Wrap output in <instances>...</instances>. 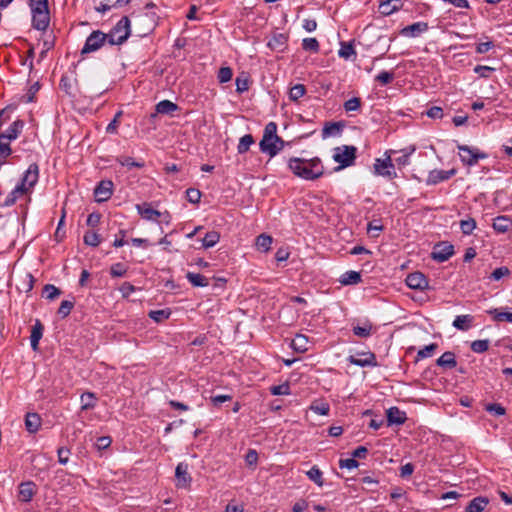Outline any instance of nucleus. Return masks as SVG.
<instances>
[{"label":"nucleus","mask_w":512,"mask_h":512,"mask_svg":"<svg viewBox=\"0 0 512 512\" xmlns=\"http://www.w3.org/2000/svg\"><path fill=\"white\" fill-rule=\"evenodd\" d=\"M343 124L340 122H328L324 125L322 129V137H336L339 136L342 132Z\"/></svg>","instance_id":"nucleus-25"},{"label":"nucleus","mask_w":512,"mask_h":512,"mask_svg":"<svg viewBox=\"0 0 512 512\" xmlns=\"http://www.w3.org/2000/svg\"><path fill=\"white\" fill-rule=\"evenodd\" d=\"M38 178H39V168H38L37 164L33 163L25 171L19 185L22 186V188L28 193L34 187V185L37 183Z\"/></svg>","instance_id":"nucleus-11"},{"label":"nucleus","mask_w":512,"mask_h":512,"mask_svg":"<svg viewBox=\"0 0 512 512\" xmlns=\"http://www.w3.org/2000/svg\"><path fill=\"white\" fill-rule=\"evenodd\" d=\"M273 239L267 234H261L256 238V247L262 252H268L271 248Z\"/></svg>","instance_id":"nucleus-35"},{"label":"nucleus","mask_w":512,"mask_h":512,"mask_svg":"<svg viewBox=\"0 0 512 512\" xmlns=\"http://www.w3.org/2000/svg\"><path fill=\"white\" fill-rule=\"evenodd\" d=\"M116 161L122 165V166H125L129 169L131 168H143L145 166V162L144 161H135L133 158L131 157H128V156H120V157H117Z\"/></svg>","instance_id":"nucleus-37"},{"label":"nucleus","mask_w":512,"mask_h":512,"mask_svg":"<svg viewBox=\"0 0 512 512\" xmlns=\"http://www.w3.org/2000/svg\"><path fill=\"white\" fill-rule=\"evenodd\" d=\"M138 214L147 221H156L157 218L162 216V212L153 209L150 203H142L136 205Z\"/></svg>","instance_id":"nucleus-17"},{"label":"nucleus","mask_w":512,"mask_h":512,"mask_svg":"<svg viewBox=\"0 0 512 512\" xmlns=\"http://www.w3.org/2000/svg\"><path fill=\"white\" fill-rule=\"evenodd\" d=\"M44 326L42 325L40 320H35L34 325L31 329L30 335V344L33 351H38L39 349V341L43 336Z\"/></svg>","instance_id":"nucleus-20"},{"label":"nucleus","mask_w":512,"mask_h":512,"mask_svg":"<svg viewBox=\"0 0 512 512\" xmlns=\"http://www.w3.org/2000/svg\"><path fill=\"white\" fill-rule=\"evenodd\" d=\"M338 55L339 57L346 60L350 59L352 56H356V51L353 44L350 42H342L338 51Z\"/></svg>","instance_id":"nucleus-39"},{"label":"nucleus","mask_w":512,"mask_h":512,"mask_svg":"<svg viewBox=\"0 0 512 512\" xmlns=\"http://www.w3.org/2000/svg\"><path fill=\"white\" fill-rule=\"evenodd\" d=\"M170 315L171 312L169 309L151 310L149 312V317L157 323L163 322L164 320L168 319Z\"/></svg>","instance_id":"nucleus-45"},{"label":"nucleus","mask_w":512,"mask_h":512,"mask_svg":"<svg viewBox=\"0 0 512 512\" xmlns=\"http://www.w3.org/2000/svg\"><path fill=\"white\" fill-rule=\"evenodd\" d=\"M27 192L19 184L6 196L2 206L10 207L16 203V201L25 195Z\"/></svg>","instance_id":"nucleus-28"},{"label":"nucleus","mask_w":512,"mask_h":512,"mask_svg":"<svg viewBox=\"0 0 512 512\" xmlns=\"http://www.w3.org/2000/svg\"><path fill=\"white\" fill-rule=\"evenodd\" d=\"M32 16V27L38 31H45L50 24V11L48 0H28Z\"/></svg>","instance_id":"nucleus-2"},{"label":"nucleus","mask_w":512,"mask_h":512,"mask_svg":"<svg viewBox=\"0 0 512 512\" xmlns=\"http://www.w3.org/2000/svg\"><path fill=\"white\" fill-rule=\"evenodd\" d=\"M309 409L316 414L326 416L329 414L330 405L325 401H314L309 406Z\"/></svg>","instance_id":"nucleus-38"},{"label":"nucleus","mask_w":512,"mask_h":512,"mask_svg":"<svg viewBox=\"0 0 512 512\" xmlns=\"http://www.w3.org/2000/svg\"><path fill=\"white\" fill-rule=\"evenodd\" d=\"M308 338L303 334H297L291 342V348L299 353L308 351Z\"/></svg>","instance_id":"nucleus-30"},{"label":"nucleus","mask_w":512,"mask_h":512,"mask_svg":"<svg viewBox=\"0 0 512 512\" xmlns=\"http://www.w3.org/2000/svg\"><path fill=\"white\" fill-rule=\"evenodd\" d=\"M495 68L485 65H477L474 67V72L482 78H488L490 72L494 71Z\"/></svg>","instance_id":"nucleus-62"},{"label":"nucleus","mask_w":512,"mask_h":512,"mask_svg":"<svg viewBox=\"0 0 512 512\" xmlns=\"http://www.w3.org/2000/svg\"><path fill=\"white\" fill-rule=\"evenodd\" d=\"M486 411L495 415V416H502L506 413L505 408L498 403H491L486 405Z\"/></svg>","instance_id":"nucleus-58"},{"label":"nucleus","mask_w":512,"mask_h":512,"mask_svg":"<svg viewBox=\"0 0 512 512\" xmlns=\"http://www.w3.org/2000/svg\"><path fill=\"white\" fill-rule=\"evenodd\" d=\"M393 79H394V73L388 72V71H381L376 76V80L382 85H387V84L391 83L393 81Z\"/></svg>","instance_id":"nucleus-60"},{"label":"nucleus","mask_w":512,"mask_h":512,"mask_svg":"<svg viewBox=\"0 0 512 512\" xmlns=\"http://www.w3.org/2000/svg\"><path fill=\"white\" fill-rule=\"evenodd\" d=\"M490 341L488 339L475 340L471 343V350L475 353H484L488 350Z\"/></svg>","instance_id":"nucleus-47"},{"label":"nucleus","mask_w":512,"mask_h":512,"mask_svg":"<svg viewBox=\"0 0 512 512\" xmlns=\"http://www.w3.org/2000/svg\"><path fill=\"white\" fill-rule=\"evenodd\" d=\"M270 392L272 395L278 396V395H289L290 392V386L289 384L283 383L280 385H275L270 387Z\"/></svg>","instance_id":"nucleus-55"},{"label":"nucleus","mask_w":512,"mask_h":512,"mask_svg":"<svg viewBox=\"0 0 512 512\" xmlns=\"http://www.w3.org/2000/svg\"><path fill=\"white\" fill-rule=\"evenodd\" d=\"M456 174L455 169L451 170H438L434 169L429 172L428 178L426 180L427 185H436L440 182L449 180L451 177H453Z\"/></svg>","instance_id":"nucleus-14"},{"label":"nucleus","mask_w":512,"mask_h":512,"mask_svg":"<svg viewBox=\"0 0 512 512\" xmlns=\"http://www.w3.org/2000/svg\"><path fill=\"white\" fill-rule=\"evenodd\" d=\"M107 43L106 34L100 30L93 31L86 39L81 54H88L99 50Z\"/></svg>","instance_id":"nucleus-7"},{"label":"nucleus","mask_w":512,"mask_h":512,"mask_svg":"<svg viewBox=\"0 0 512 512\" xmlns=\"http://www.w3.org/2000/svg\"><path fill=\"white\" fill-rule=\"evenodd\" d=\"M406 413L401 411L398 407H390L387 410V422L390 425H401L406 421Z\"/></svg>","instance_id":"nucleus-21"},{"label":"nucleus","mask_w":512,"mask_h":512,"mask_svg":"<svg viewBox=\"0 0 512 512\" xmlns=\"http://www.w3.org/2000/svg\"><path fill=\"white\" fill-rule=\"evenodd\" d=\"M113 186L111 180H102L94 190L96 201L101 203L109 200L113 194Z\"/></svg>","instance_id":"nucleus-12"},{"label":"nucleus","mask_w":512,"mask_h":512,"mask_svg":"<svg viewBox=\"0 0 512 512\" xmlns=\"http://www.w3.org/2000/svg\"><path fill=\"white\" fill-rule=\"evenodd\" d=\"M372 325L369 323L364 324L363 326H355L353 327L354 335L362 338H367L371 335Z\"/></svg>","instance_id":"nucleus-50"},{"label":"nucleus","mask_w":512,"mask_h":512,"mask_svg":"<svg viewBox=\"0 0 512 512\" xmlns=\"http://www.w3.org/2000/svg\"><path fill=\"white\" fill-rule=\"evenodd\" d=\"M253 143H254V138L251 134H246V135L242 136L240 138L238 146H237L238 153L239 154L246 153L250 149V146Z\"/></svg>","instance_id":"nucleus-41"},{"label":"nucleus","mask_w":512,"mask_h":512,"mask_svg":"<svg viewBox=\"0 0 512 512\" xmlns=\"http://www.w3.org/2000/svg\"><path fill=\"white\" fill-rule=\"evenodd\" d=\"M186 196H187V200L190 203L197 204L200 202L201 192H200V190L195 189V188H188L186 190Z\"/></svg>","instance_id":"nucleus-59"},{"label":"nucleus","mask_w":512,"mask_h":512,"mask_svg":"<svg viewBox=\"0 0 512 512\" xmlns=\"http://www.w3.org/2000/svg\"><path fill=\"white\" fill-rule=\"evenodd\" d=\"M306 475L311 481H313L319 487H322L324 485L323 473L318 468V466H312L311 469L306 472Z\"/></svg>","instance_id":"nucleus-36"},{"label":"nucleus","mask_w":512,"mask_h":512,"mask_svg":"<svg viewBox=\"0 0 512 512\" xmlns=\"http://www.w3.org/2000/svg\"><path fill=\"white\" fill-rule=\"evenodd\" d=\"M512 226V221L507 216H498L494 219L493 229L499 233H505Z\"/></svg>","instance_id":"nucleus-31"},{"label":"nucleus","mask_w":512,"mask_h":512,"mask_svg":"<svg viewBox=\"0 0 512 512\" xmlns=\"http://www.w3.org/2000/svg\"><path fill=\"white\" fill-rule=\"evenodd\" d=\"M130 20L122 17L116 25L106 34L107 43L111 46L123 44L130 36Z\"/></svg>","instance_id":"nucleus-4"},{"label":"nucleus","mask_w":512,"mask_h":512,"mask_svg":"<svg viewBox=\"0 0 512 512\" xmlns=\"http://www.w3.org/2000/svg\"><path fill=\"white\" fill-rule=\"evenodd\" d=\"M305 92L306 88L303 84H296L290 89L289 98L292 101H297L304 96Z\"/></svg>","instance_id":"nucleus-48"},{"label":"nucleus","mask_w":512,"mask_h":512,"mask_svg":"<svg viewBox=\"0 0 512 512\" xmlns=\"http://www.w3.org/2000/svg\"><path fill=\"white\" fill-rule=\"evenodd\" d=\"M357 148L355 146L343 145L336 147L333 153V160L339 163L335 171L352 166L356 159Z\"/></svg>","instance_id":"nucleus-5"},{"label":"nucleus","mask_w":512,"mask_h":512,"mask_svg":"<svg viewBox=\"0 0 512 512\" xmlns=\"http://www.w3.org/2000/svg\"><path fill=\"white\" fill-rule=\"evenodd\" d=\"M186 278L194 287H206L209 285L208 279L199 273L187 272Z\"/></svg>","instance_id":"nucleus-32"},{"label":"nucleus","mask_w":512,"mask_h":512,"mask_svg":"<svg viewBox=\"0 0 512 512\" xmlns=\"http://www.w3.org/2000/svg\"><path fill=\"white\" fill-rule=\"evenodd\" d=\"M474 317L472 315H458L453 321V327L461 331H468L473 324Z\"/></svg>","instance_id":"nucleus-24"},{"label":"nucleus","mask_w":512,"mask_h":512,"mask_svg":"<svg viewBox=\"0 0 512 512\" xmlns=\"http://www.w3.org/2000/svg\"><path fill=\"white\" fill-rule=\"evenodd\" d=\"M302 47L306 51L318 52L319 42L316 38H305L302 41Z\"/></svg>","instance_id":"nucleus-54"},{"label":"nucleus","mask_w":512,"mask_h":512,"mask_svg":"<svg viewBox=\"0 0 512 512\" xmlns=\"http://www.w3.org/2000/svg\"><path fill=\"white\" fill-rule=\"evenodd\" d=\"M454 255V246L449 242H439L434 245L431 258L437 262H445Z\"/></svg>","instance_id":"nucleus-10"},{"label":"nucleus","mask_w":512,"mask_h":512,"mask_svg":"<svg viewBox=\"0 0 512 512\" xmlns=\"http://www.w3.org/2000/svg\"><path fill=\"white\" fill-rule=\"evenodd\" d=\"M176 487L180 489H189L192 483V477L189 473L187 463L180 462L175 469Z\"/></svg>","instance_id":"nucleus-9"},{"label":"nucleus","mask_w":512,"mask_h":512,"mask_svg":"<svg viewBox=\"0 0 512 512\" xmlns=\"http://www.w3.org/2000/svg\"><path fill=\"white\" fill-rule=\"evenodd\" d=\"M43 293L47 299L54 300L61 294V291L52 284H46L43 288Z\"/></svg>","instance_id":"nucleus-51"},{"label":"nucleus","mask_w":512,"mask_h":512,"mask_svg":"<svg viewBox=\"0 0 512 512\" xmlns=\"http://www.w3.org/2000/svg\"><path fill=\"white\" fill-rule=\"evenodd\" d=\"M127 266L123 263H115L110 267V275L113 278L122 277L127 273Z\"/></svg>","instance_id":"nucleus-49"},{"label":"nucleus","mask_w":512,"mask_h":512,"mask_svg":"<svg viewBox=\"0 0 512 512\" xmlns=\"http://www.w3.org/2000/svg\"><path fill=\"white\" fill-rule=\"evenodd\" d=\"M83 241L86 245L97 247L101 243L100 235L94 231H88L83 237Z\"/></svg>","instance_id":"nucleus-46"},{"label":"nucleus","mask_w":512,"mask_h":512,"mask_svg":"<svg viewBox=\"0 0 512 512\" xmlns=\"http://www.w3.org/2000/svg\"><path fill=\"white\" fill-rule=\"evenodd\" d=\"M275 143H280V137L277 135V124L269 122L266 124L262 139L259 143V148L262 153L268 154L270 158L277 155Z\"/></svg>","instance_id":"nucleus-3"},{"label":"nucleus","mask_w":512,"mask_h":512,"mask_svg":"<svg viewBox=\"0 0 512 512\" xmlns=\"http://www.w3.org/2000/svg\"><path fill=\"white\" fill-rule=\"evenodd\" d=\"M476 221L474 218H467L460 221V229L464 235H471L476 229Z\"/></svg>","instance_id":"nucleus-44"},{"label":"nucleus","mask_w":512,"mask_h":512,"mask_svg":"<svg viewBox=\"0 0 512 512\" xmlns=\"http://www.w3.org/2000/svg\"><path fill=\"white\" fill-rule=\"evenodd\" d=\"M383 230V225L380 224L379 220H373L367 225V232L372 236H378L379 232Z\"/></svg>","instance_id":"nucleus-61"},{"label":"nucleus","mask_w":512,"mask_h":512,"mask_svg":"<svg viewBox=\"0 0 512 512\" xmlns=\"http://www.w3.org/2000/svg\"><path fill=\"white\" fill-rule=\"evenodd\" d=\"M488 504V498L482 496L475 497L468 503L466 512H482Z\"/></svg>","instance_id":"nucleus-26"},{"label":"nucleus","mask_w":512,"mask_h":512,"mask_svg":"<svg viewBox=\"0 0 512 512\" xmlns=\"http://www.w3.org/2000/svg\"><path fill=\"white\" fill-rule=\"evenodd\" d=\"M438 348L436 343H431L417 352V359H424L430 357L433 352Z\"/></svg>","instance_id":"nucleus-56"},{"label":"nucleus","mask_w":512,"mask_h":512,"mask_svg":"<svg viewBox=\"0 0 512 512\" xmlns=\"http://www.w3.org/2000/svg\"><path fill=\"white\" fill-rule=\"evenodd\" d=\"M427 22L419 21L408 25L400 30V35L408 38H415L428 30Z\"/></svg>","instance_id":"nucleus-16"},{"label":"nucleus","mask_w":512,"mask_h":512,"mask_svg":"<svg viewBox=\"0 0 512 512\" xmlns=\"http://www.w3.org/2000/svg\"><path fill=\"white\" fill-rule=\"evenodd\" d=\"M438 366H441L443 368H449L452 369L456 367L457 361L455 354L451 351H447L443 353L436 361Z\"/></svg>","instance_id":"nucleus-29"},{"label":"nucleus","mask_w":512,"mask_h":512,"mask_svg":"<svg viewBox=\"0 0 512 512\" xmlns=\"http://www.w3.org/2000/svg\"><path fill=\"white\" fill-rule=\"evenodd\" d=\"M457 148L460 160L466 166H474L479 160L487 158V154L481 152L478 148H473L467 145H458Z\"/></svg>","instance_id":"nucleus-6"},{"label":"nucleus","mask_w":512,"mask_h":512,"mask_svg":"<svg viewBox=\"0 0 512 512\" xmlns=\"http://www.w3.org/2000/svg\"><path fill=\"white\" fill-rule=\"evenodd\" d=\"M403 6L402 0H383L379 4L380 13L389 16L394 12L401 9Z\"/></svg>","instance_id":"nucleus-22"},{"label":"nucleus","mask_w":512,"mask_h":512,"mask_svg":"<svg viewBox=\"0 0 512 512\" xmlns=\"http://www.w3.org/2000/svg\"><path fill=\"white\" fill-rule=\"evenodd\" d=\"M488 314L493 316V319L497 322H510L512 323V312H500L498 309H490L487 311Z\"/></svg>","instance_id":"nucleus-43"},{"label":"nucleus","mask_w":512,"mask_h":512,"mask_svg":"<svg viewBox=\"0 0 512 512\" xmlns=\"http://www.w3.org/2000/svg\"><path fill=\"white\" fill-rule=\"evenodd\" d=\"M81 409L89 410L95 407L96 397L92 392H85L81 395Z\"/></svg>","instance_id":"nucleus-40"},{"label":"nucleus","mask_w":512,"mask_h":512,"mask_svg":"<svg viewBox=\"0 0 512 512\" xmlns=\"http://www.w3.org/2000/svg\"><path fill=\"white\" fill-rule=\"evenodd\" d=\"M288 167L294 175L305 180H315L324 173L321 161L317 157L312 159L290 158Z\"/></svg>","instance_id":"nucleus-1"},{"label":"nucleus","mask_w":512,"mask_h":512,"mask_svg":"<svg viewBox=\"0 0 512 512\" xmlns=\"http://www.w3.org/2000/svg\"><path fill=\"white\" fill-rule=\"evenodd\" d=\"M361 281V274L357 271H347L340 277V283L343 285H354Z\"/></svg>","instance_id":"nucleus-33"},{"label":"nucleus","mask_w":512,"mask_h":512,"mask_svg":"<svg viewBox=\"0 0 512 512\" xmlns=\"http://www.w3.org/2000/svg\"><path fill=\"white\" fill-rule=\"evenodd\" d=\"M233 71L230 67H221L217 74L220 83H227L232 79Z\"/></svg>","instance_id":"nucleus-52"},{"label":"nucleus","mask_w":512,"mask_h":512,"mask_svg":"<svg viewBox=\"0 0 512 512\" xmlns=\"http://www.w3.org/2000/svg\"><path fill=\"white\" fill-rule=\"evenodd\" d=\"M136 288L129 282H124L120 288L119 291L122 294V297L127 298L129 297L133 292H135Z\"/></svg>","instance_id":"nucleus-64"},{"label":"nucleus","mask_w":512,"mask_h":512,"mask_svg":"<svg viewBox=\"0 0 512 512\" xmlns=\"http://www.w3.org/2000/svg\"><path fill=\"white\" fill-rule=\"evenodd\" d=\"M35 494V484L33 482H24L19 486V499L22 502H30Z\"/></svg>","instance_id":"nucleus-23"},{"label":"nucleus","mask_w":512,"mask_h":512,"mask_svg":"<svg viewBox=\"0 0 512 512\" xmlns=\"http://www.w3.org/2000/svg\"><path fill=\"white\" fill-rule=\"evenodd\" d=\"M57 454H58V462L60 464L65 465L68 463L69 456H70V450L68 448L60 447L57 450Z\"/></svg>","instance_id":"nucleus-63"},{"label":"nucleus","mask_w":512,"mask_h":512,"mask_svg":"<svg viewBox=\"0 0 512 512\" xmlns=\"http://www.w3.org/2000/svg\"><path fill=\"white\" fill-rule=\"evenodd\" d=\"M348 361L359 367H375L377 366L376 356L372 352H366L360 356L351 355L348 357Z\"/></svg>","instance_id":"nucleus-13"},{"label":"nucleus","mask_w":512,"mask_h":512,"mask_svg":"<svg viewBox=\"0 0 512 512\" xmlns=\"http://www.w3.org/2000/svg\"><path fill=\"white\" fill-rule=\"evenodd\" d=\"M406 285L411 289L424 290L428 287V280L421 272H413L406 277Z\"/></svg>","instance_id":"nucleus-15"},{"label":"nucleus","mask_w":512,"mask_h":512,"mask_svg":"<svg viewBox=\"0 0 512 512\" xmlns=\"http://www.w3.org/2000/svg\"><path fill=\"white\" fill-rule=\"evenodd\" d=\"M24 128V122L22 120H15L8 129L0 134V139L6 141H12L18 138Z\"/></svg>","instance_id":"nucleus-18"},{"label":"nucleus","mask_w":512,"mask_h":512,"mask_svg":"<svg viewBox=\"0 0 512 512\" xmlns=\"http://www.w3.org/2000/svg\"><path fill=\"white\" fill-rule=\"evenodd\" d=\"M220 240V234L216 231H210L206 233L202 240V245L204 248H211L215 246Z\"/></svg>","instance_id":"nucleus-42"},{"label":"nucleus","mask_w":512,"mask_h":512,"mask_svg":"<svg viewBox=\"0 0 512 512\" xmlns=\"http://www.w3.org/2000/svg\"><path fill=\"white\" fill-rule=\"evenodd\" d=\"M343 107L346 112L358 111L361 107V99L359 97H353L345 101Z\"/></svg>","instance_id":"nucleus-53"},{"label":"nucleus","mask_w":512,"mask_h":512,"mask_svg":"<svg viewBox=\"0 0 512 512\" xmlns=\"http://www.w3.org/2000/svg\"><path fill=\"white\" fill-rule=\"evenodd\" d=\"M74 307V303L72 301H69V300H63L60 304V307L58 309V314L62 317V318H65L67 317L72 309Z\"/></svg>","instance_id":"nucleus-57"},{"label":"nucleus","mask_w":512,"mask_h":512,"mask_svg":"<svg viewBox=\"0 0 512 512\" xmlns=\"http://www.w3.org/2000/svg\"><path fill=\"white\" fill-rule=\"evenodd\" d=\"M178 109L177 104L170 100H162L156 105V111L160 114H172Z\"/></svg>","instance_id":"nucleus-34"},{"label":"nucleus","mask_w":512,"mask_h":512,"mask_svg":"<svg viewBox=\"0 0 512 512\" xmlns=\"http://www.w3.org/2000/svg\"><path fill=\"white\" fill-rule=\"evenodd\" d=\"M41 426V418L37 413H27L25 417V427L30 433H36Z\"/></svg>","instance_id":"nucleus-27"},{"label":"nucleus","mask_w":512,"mask_h":512,"mask_svg":"<svg viewBox=\"0 0 512 512\" xmlns=\"http://www.w3.org/2000/svg\"><path fill=\"white\" fill-rule=\"evenodd\" d=\"M385 159L377 158L374 163V173L388 179L396 178L397 174L394 170V164L392 162L391 156L388 152L385 153Z\"/></svg>","instance_id":"nucleus-8"},{"label":"nucleus","mask_w":512,"mask_h":512,"mask_svg":"<svg viewBox=\"0 0 512 512\" xmlns=\"http://www.w3.org/2000/svg\"><path fill=\"white\" fill-rule=\"evenodd\" d=\"M288 36L283 33H275L269 39L267 46L277 52H283L286 49Z\"/></svg>","instance_id":"nucleus-19"}]
</instances>
